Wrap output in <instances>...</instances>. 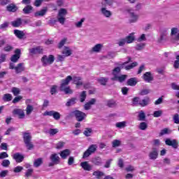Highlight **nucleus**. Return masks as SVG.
Masks as SVG:
<instances>
[{"label": "nucleus", "instance_id": "f257e3e1", "mask_svg": "<svg viewBox=\"0 0 179 179\" xmlns=\"http://www.w3.org/2000/svg\"><path fill=\"white\" fill-rule=\"evenodd\" d=\"M116 65H119V66H117L112 70V75L113 77H112L110 79L113 82H119L120 83H124V82L127 80V78H128V75L122 74L120 76L119 74L121 73V69H124L126 71H130V69H134L135 66H138V62H134L131 64H129L125 66H124L122 64H118V63H116Z\"/></svg>", "mask_w": 179, "mask_h": 179}, {"label": "nucleus", "instance_id": "f03ea898", "mask_svg": "<svg viewBox=\"0 0 179 179\" xmlns=\"http://www.w3.org/2000/svg\"><path fill=\"white\" fill-rule=\"evenodd\" d=\"M71 80L72 77L71 76H68L65 79L62 80L59 85V91L64 93V94H72L73 91L69 86V83Z\"/></svg>", "mask_w": 179, "mask_h": 179}, {"label": "nucleus", "instance_id": "7ed1b4c3", "mask_svg": "<svg viewBox=\"0 0 179 179\" xmlns=\"http://www.w3.org/2000/svg\"><path fill=\"white\" fill-rule=\"evenodd\" d=\"M24 143L28 150L34 149V144L31 142V134L29 132L22 133Z\"/></svg>", "mask_w": 179, "mask_h": 179}, {"label": "nucleus", "instance_id": "20e7f679", "mask_svg": "<svg viewBox=\"0 0 179 179\" xmlns=\"http://www.w3.org/2000/svg\"><path fill=\"white\" fill-rule=\"evenodd\" d=\"M75 117L76 120L78 121V122H82L87 115L86 113L79 110H76L70 112L69 114V118H73Z\"/></svg>", "mask_w": 179, "mask_h": 179}, {"label": "nucleus", "instance_id": "39448f33", "mask_svg": "<svg viewBox=\"0 0 179 179\" xmlns=\"http://www.w3.org/2000/svg\"><path fill=\"white\" fill-rule=\"evenodd\" d=\"M67 15L68 10L66 8H60L57 14V22H59L60 24H65V22L66 20L65 16Z\"/></svg>", "mask_w": 179, "mask_h": 179}, {"label": "nucleus", "instance_id": "423d86ee", "mask_svg": "<svg viewBox=\"0 0 179 179\" xmlns=\"http://www.w3.org/2000/svg\"><path fill=\"white\" fill-rule=\"evenodd\" d=\"M49 159L50 162L48 164V167H54V166H57V164H59L61 163V158L57 153L51 154Z\"/></svg>", "mask_w": 179, "mask_h": 179}, {"label": "nucleus", "instance_id": "0eeeda50", "mask_svg": "<svg viewBox=\"0 0 179 179\" xmlns=\"http://www.w3.org/2000/svg\"><path fill=\"white\" fill-rule=\"evenodd\" d=\"M43 66H47V65H51L54 64V61H55V57L54 55H50L48 57L47 55H43L41 59Z\"/></svg>", "mask_w": 179, "mask_h": 179}, {"label": "nucleus", "instance_id": "6e6552de", "mask_svg": "<svg viewBox=\"0 0 179 179\" xmlns=\"http://www.w3.org/2000/svg\"><path fill=\"white\" fill-rule=\"evenodd\" d=\"M177 41H179V29L177 27H173L171 29V42L176 44Z\"/></svg>", "mask_w": 179, "mask_h": 179}, {"label": "nucleus", "instance_id": "1a4fd4ad", "mask_svg": "<svg viewBox=\"0 0 179 179\" xmlns=\"http://www.w3.org/2000/svg\"><path fill=\"white\" fill-rule=\"evenodd\" d=\"M96 150H97V145L92 144L91 145L88 149L83 153V159H86L89 157L91 155H93V153L96 152Z\"/></svg>", "mask_w": 179, "mask_h": 179}, {"label": "nucleus", "instance_id": "9d476101", "mask_svg": "<svg viewBox=\"0 0 179 179\" xmlns=\"http://www.w3.org/2000/svg\"><path fill=\"white\" fill-rule=\"evenodd\" d=\"M127 13H129V16L130 17L129 23H136L138 22V19H139V15L135 13L133 9H127Z\"/></svg>", "mask_w": 179, "mask_h": 179}, {"label": "nucleus", "instance_id": "9b49d317", "mask_svg": "<svg viewBox=\"0 0 179 179\" xmlns=\"http://www.w3.org/2000/svg\"><path fill=\"white\" fill-rule=\"evenodd\" d=\"M29 52L32 54V55H41L44 54V48L43 46H37L29 49Z\"/></svg>", "mask_w": 179, "mask_h": 179}, {"label": "nucleus", "instance_id": "f8f14e48", "mask_svg": "<svg viewBox=\"0 0 179 179\" xmlns=\"http://www.w3.org/2000/svg\"><path fill=\"white\" fill-rule=\"evenodd\" d=\"M15 54L10 57L11 62L16 63L20 59V55H22V50L20 49H15Z\"/></svg>", "mask_w": 179, "mask_h": 179}, {"label": "nucleus", "instance_id": "ddd939ff", "mask_svg": "<svg viewBox=\"0 0 179 179\" xmlns=\"http://www.w3.org/2000/svg\"><path fill=\"white\" fill-rule=\"evenodd\" d=\"M169 34V32H167V29H164L161 31L159 38L157 40V43L159 44H162L163 41H166V37H167V35Z\"/></svg>", "mask_w": 179, "mask_h": 179}, {"label": "nucleus", "instance_id": "4468645a", "mask_svg": "<svg viewBox=\"0 0 179 179\" xmlns=\"http://www.w3.org/2000/svg\"><path fill=\"white\" fill-rule=\"evenodd\" d=\"M13 115H17L20 120H23L26 115L24 114V110L20 108H15L13 110Z\"/></svg>", "mask_w": 179, "mask_h": 179}, {"label": "nucleus", "instance_id": "2eb2a0df", "mask_svg": "<svg viewBox=\"0 0 179 179\" xmlns=\"http://www.w3.org/2000/svg\"><path fill=\"white\" fill-rule=\"evenodd\" d=\"M159 157V150L155 147L152 148V151L150 152L148 157L150 160H156Z\"/></svg>", "mask_w": 179, "mask_h": 179}, {"label": "nucleus", "instance_id": "dca6fc26", "mask_svg": "<svg viewBox=\"0 0 179 179\" xmlns=\"http://www.w3.org/2000/svg\"><path fill=\"white\" fill-rule=\"evenodd\" d=\"M165 144L168 146H172L173 149H177V148H178V141L176 139L171 140L170 138H166L165 140Z\"/></svg>", "mask_w": 179, "mask_h": 179}, {"label": "nucleus", "instance_id": "f3484780", "mask_svg": "<svg viewBox=\"0 0 179 179\" xmlns=\"http://www.w3.org/2000/svg\"><path fill=\"white\" fill-rule=\"evenodd\" d=\"M143 79L145 82H148V83H152L155 78L151 72H145L143 76Z\"/></svg>", "mask_w": 179, "mask_h": 179}, {"label": "nucleus", "instance_id": "a211bd4d", "mask_svg": "<svg viewBox=\"0 0 179 179\" xmlns=\"http://www.w3.org/2000/svg\"><path fill=\"white\" fill-rule=\"evenodd\" d=\"M96 99L94 98L91 99L88 102H87L84 105V110H85L86 111L90 110V108H92V106L96 104Z\"/></svg>", "mask_w": 179, "mask_h": 179}, {"label": "nucleus", "instance_id": "6ab92c4d", "mask_svg": "<svg viewBox=\"0 0 179 179\" xmlns=\"http://www.w3.org/2000/svg\"><path fill=\"white\" fill-rule=\"evenodd\" d=\"M13 159H14L17 163H22V162L24 160V156L19 152H16L13 155Z\"/></svg>", "mask_w": 179, "mask_h": 179}, {"label": "nucleus", "instance_id": "aec40b11", "mask_svg": "<svg viewBox=\"0 0 179 179\" xmlns=\"http://www.w3.org/2000/svg\"><path fill=\"white\" fill-rule=\"evenodd\" d=\"M59 155L63 160L67 159L69 156H71V150L65 149L59 152Z\"/></svg>", "mask_w": 179, "mask_h": 179}, {"label": "nucleus", "instance_id": "412c9836", "mask_svg": "<svg viewBox=\"0 0 179 179\" xmlns=\"http://www.w3.org/2000/svg\"><path fill=\"white\" fill-rule=\"evenodd\" d=\"M18 9L19 8L17 7V6H16V4L13 3H10L6 6V10L8 12H12V13L17 12Z\"/></svg>", "mask_w": 179, "mask_h": 179}, {"label": "nucleus", "instance_id": "4be33fe9", "mask_svg": "<svg viewBox=\"0 0 179 179\" xmlns=\"http://www.w3.org/2000/svg\"><path fill=\"white\" fill-rule=\"evenodd\" d=\"M101 13L103 16L107 18H110V16H113V13L110 10H107L105 7L101 8Z\"/></svg>", "mask_w": 179, "mask_h": 179}, {"label": "nucleus", "instance_id": "5701e85b", "mask_svg": "<svg viewBox=\"0 0 179 179\" xmlns=\"http://www.w3.org/2000/svg\"><path fill=\"white\" fill-rule=\"evenodd\" d=\"M92 164L94 166H101L103 164V160L100 157H94L91 159Z\"/></svg>", "mask_w": 179, "mask_h": 179}, {"label": "nucleus", "instance_id": "b1692460", "mask_svg": "<svg viewBox=\"0 0 179 179\" xmlns=\"http://www.w3.org/2000/svg\"><path fill=\"white\" fill-rule=\"evenodd\" d=\"M48 11V8L47 7H44L39 11L36 12L34 13V16L36 17H43V16L45 15V14L47 13Z\"/></svg>", "mask_w": 179, "mask_h": 179}, {"label": "nucleus", "instance_id": "393cba45", "mask_svg": "<svg viewBox=\"0 0 179 179\" xmlns=\"http://www.w3.org/2000/svg\"><path fill=\"white\" fill-rule=\"evenodd\" d=\"M25 69L24 63H20L15 66V73H22Z\"/></svg>", "mask_w": 179, "mask_h": 179}, {"label": "nucleus", "instance_id": "a878e982", "mask_svg": "<svg viewBox=\"0 0 179 179\" xmlns=\"http://www.w3.org/2000/svg\"><path fill=\"white\" fill-rule=\"evenodd\" d=\"M80 166L82 167V169H83V170H85V171H91L92 166V165L89 164V162H81Z\"/></svg>", "mask_w": 179, "mask_h": 179}, {"label": "nucleus", "instance_id": "bb28decb", "mask_svg": "<svg viewBox=\"0 0 179 179\" xmlns=\"http://www.w3.org/2000/svg\"><path fill=\"white\" fill-rule=\"evenodd\" d=\"M103 50V44L98 43L95 45L90 51V52H100Z\"/></svg>", "mask_w": 179, "mask_h": 179}, {"label": "nucleus", "instance_id": "cd10ccee", "mask_svg": "<svg viewBox=\"0 0 179 179\" xmlns=\"http://www.w3.org/2000/svg\"><path fill=\"white\" fill-rule=\"evenodd\" d=\"M137 84H138V78H131L128 79L127 81V86L134 87V86H136Z\"/></svg>", "mask_w": 179, "mask_h": 179}, {"label": "nucleus", "instance_id": "c85d7f7f", "mask_svg": "<svg viewBox=\"0 0 179 179\" xmlns=\"http://www.w3.org/2000/svg\"><path fill=\"white\" fill-rule=\"evenodd\" d=\"M106 106L109 108H115L117 106V101L114 99H109L106 101Z\"/></svg>", "mask_w": 179, "mask_h": 179}, {"label": "nucleus", "instance_id": "c756f323", "mask_svg": "<svg viewBox=\"0 0 179 179\" xmlns=\"http://www.w3.org/2000/svg\"><path fill=\"white\" fill-rule=\"evenodd\" d=\"M134 33H131L129 36H126L124 39L126 40L127 44H131L134 41H135V36H134Z\"/></svg>", "mask_w": 179, "mask_h": 179}, {"label": "nucleus", "instance_id": "7c9ffc66", "mask_svg": "<svg viewBox=\"0 0 179 179\" xmlns=\"http://www.w3.org/2000/svg\"><path fill=\"white\" fill-rule=\"evenodd\" d=\"M96 80L101 86H107V83H108V78L100 77Z\"/></svg>", "mask_w": 179, "mask_h": 179}, {"label": "nucleus", "instance_id": "2f4dec72", "mask_svg": "<svg viewBox=\"0 0 179 179\" xmlns=\"http://www.w3.org/2000/svg\"><path fill=\"white\" fill-rule=\"evenodd\" d=\"M14 34L16 36V37H17V38H20V40H22V38H23V37L25 36L24 32L19 29H15Z\"/></svg>", "mask_w": 179, "mask_h": 179}, {"label": "nucleus", "instance_id": "473e14b6", "mask_svg": "<svg viewBox=\"0 0 179 179\" xmlns=\"http://www.w3.org/2000/svg\"><path fill=\"white\" fill-rule=\"evenodd\" d=\"M22 12L23 13H24V15H29V13H31V12H33V6L30 5L26 6L23 8Z\"/></svg>", "mask_w": 179, "mask_h": 179}, {"label": "nucleus", "instance_id": "72a5a7b5", "mask_svg": "<svg viewBox=\"0 0 179 179\" xmlns=\"http://www.w3.org/2000/svg\"><path fill=\"white\" fill-rule=\"evenodd\" d=\"M62 54L66 57H71L72 55V50L69 49V47L65 46L64 50L62 52Z\"/></svg>", "mask_w": 179, "mask_h": 179}, {"label": "nucleus", "instance_id": "f704fd0d", "mask_svg": "<svg viewBox=\"0 0 179 179\" xmlns=\"http://www.w3.org/2000/svg\"><path fill=\"white\" fill-rule=\"evenodd\" d=\"M72 80H73L74 83H76V86H82L83 85V83L80 80H82L81 77H73L72 78Z\"/></svg>", "mask_w": 179, "mask_h": 179}, {"label": "nucleus", "instance_id": "c9c22d12", "mask_svg": "<svg viewBox=\"0 0 179 179\" xmlns=\"http://www.w3.org/2000/svg\"><path fill=\"white\" fill-rule=\"evenodd\" d=\"M76 100H78V99L75 97H73L69 99L68 101L66 103V106L71 107V106H75V103H76Z\"/></svg>", "mask_w": 179, "mask_h": 179}, {"label": "nucleus", "instance_id": "e433bc0d", "mask_svg": "<svg viewBox=\"0 0 179 179\" xmlns=\"http://www.w3.org/2000/svg\"><path fill=\"white\" fill-rule=\"evenodd\" d=\"M11 24L13 27H19L22 26V18H17L16 20L13 21Z\"/></svg>", "mask_w": 179, "mask_h": 179}, {"label": "nucleus", "instance_id": "4c0bfd02", "mask_svg": "<svg viewBox=\"0 0 179 179\" xmlns=\"http://www.w3.org/2000/svg\"><path fill=\"white\" fill-rule=\"evenodd\" d=\"M43 164V158H38L34 162V167L38 168Z\"/></svg>", "mask_w": 179, "mask_h": 179}, {"label": "nucleus", "instance_id": "58836bf2", "mask_svg": "<svg viewBox=\"0 0 179 179\" xmlns=\"http://www.w3.org/2000/svg\"><path fill=\"white\" fill-rule=\"evenodd\" d=\"M86 97H87V94H86V91H83L80 94V103H85L86 100Z\"/></svg>", "mask_w": 179, "mask_h": 179}, {"label": "nucleus", "instance_id": "ea45409f", "mask_svg": "<svg viewBox=\"0 0 179 179\" xmlns=\"http://www.w3.org/2000/svg\"><path fill=\"white\" fill-rule=\"evenodd\" d=\"M150 99L148 97L141 100L139 102V105L141 106V107H145V106H148V104H149V101H150Z\"/></svg>", "mask_w": 179, "mask_h": 179}, {"label": "nucleus", "instance_id": "a19ab883", "mask_svg": "<svg viewBox=\"0 0 179 179\" xmlns=\"http://www.w3.org/2000/svg\"><path fill=\"white\" fill-rule=\"evenodd\" d=\"M92 176H94L97 179H101V177L104 176V173L100 171H96L92 173Z\"/></svg>", "mask_w": 179, "mask_h": 179}, {"label": "nucleus", "instance_id": "79ce46f5", "mask_svg": "<svg viewBox=\"0 0 179 179\" xmlns=\"http://www.w3.org/2000/svg\"><path fill=\"white\" fill-rule=\"evenodd\" d=\"M33 110H34V107L30 104H28L25 110L27 115H30V114L33 113Z\"/></svg>", "mask_w": 179, "mask_h": 179}, {"label": "nucleus", "instance_id": "37998d69", "mask_svg": "<svg viewBox=\"0 0 179 179\" xmlns=\"http://www.w3.org/2000/svg\"><path fill=\"white\" fill-rule=\"evenodd\" d=\"M92 134H93V129L91 128H85V131H83V134L87 137L91 136Z\"/></svg>", "mask_w": 179, "mask_h": 179}, {"label": "nucleus", "instance_id": "c03bdc74", "mask_svg": "<svg viewBox=\"0 0 179 179\" xmlns=\"http://www.w3.org/2000/svg\"><path fill=\"white\" fill-rule=\"evenodd\" d=\"M146 120V115L143 110H141L138 113V120L139 121H145Z\"/></svg>", "mask_w": 179, "mask_h": 179}, {"label": "nucleus", "instance_id": "a18cd8bd", "mask_svg": "<svg viewBox=\"0 0 179 179\" xmlns=\"http://www.w3.org/2000/svg\"><path fill=\"white\" fill-rule=\"evenodd\" d=\"M145 45H146V43H138L136 45L135 50H136V51H141L143 50V48H145Z\"/></svg>", "mask_w": 179, "mask_h": 179}, {"label": "nucleus", "instance_id": "49530a36", "mask_svg": "<svg viewBox=\"0 0 179 179\" xmlns=\"http://www.w3.org/2000/svg\"><path fill=\"white\" fill-rule=\"evenodd\" d=\"M138 128L141 131H146V129H148V123H146L145 122H141L138 126Z\"/></svg>", "mask_w": 179, "mask_h": 179}, {"label": "nucleus", "instance_id": "de8ad7c7", "mask_svg": "<svg viewBox=\"0 0 179 179\" xmlns=\"http://www.w3.org/2000/svg\"><path fill=\"white\" fill-rule=\"evenodd\" d=\"M33 173H34V170L33 169H29L26 172L24 177L26 178H29V177H31L33 176Z\"/></svg>", "mask_w": 179, "mask_h": 179}, {"label": "nucleus", "instance_id": "09e8293b", "mask_svg": "<svg viewBox=\"0 0 179 179\" xmlns=\"http://www.w3.org/2000/svg\"><path fill=\"white\" fill-rule=\"evenodd\" d=\"M115 127L120 129L125 128L127 127V122L123 121V122H117L115 124Z\"/></svg>", "mask_w": 179, "mask_h": 179}, {"label": "nucleus", "instance_id": "8fccbe9b", "mask_svg": "<svg viewBox=\"0 0 179 179\" xmlns=\"http://www.w3.org/2000/svg\"><path fill=\"white\" fill-rule=\"evenodd\" d=\"M3 101H12V94H5L3 96Z\"/></svg>", "mask_w": 179, "mask_h": 179}, {"label": "nucleus", "instance_id": "3c124183", "mask_svg": "<svg viewBox=\"0 0 179 179\" xmlns=\"http://www.w3.org/2000/svg\"><path fill=\"white\" fill-rule=\"evenodd\" d=\"M66 41H68V39L66 38H63L58 44L57 47L60 50L62 48L64 45L66 43Z\"/></svg>", "mask_w": 179, "mask_h": 179}, {"label": "nucleus", "instance_id": "603ef678", "mask_svg": "<svg viewBox=\"0 0 179 179\" xmlns=\"http://www.w3.org/2000/svg\"><path fill=\"white\" fill-rule=\"evenodd\" d=\"M85 20H86L85 18H82L79 22H76L75 24L76 27H77L78 29H80V27H82Z\"/></svg>", "mask_w": 179, "mask_h": 179}, {"label": "nucleus", "instance_id": "864d4df0", "mask_svg": "<svg viewBox=\"0 0 179 179\" xmlns=\"http://www.w3.org/2000/svg\"><path fill=\"white\" fill-rule=\"evenodd\" d=\"M150 93V90L143 89L139 92L138 94H140V96H146V94H149Z\"/></svg>", "mask_w": 179, "mask_h": 179}, {"label": "nucleus", "instance_id": "5fc2aeb1", "mask_svg": "<svg viewBox=\"0 0 179 179\" xmlns=\"http://www.w3.org/2000/svg\"><path fill=\"white\" fill-rule=\"evenodd\" d=\"M162 114H163V110H156L153 113V117H155V118H159V117H162Z\"/></svg>", "mask_w": 179, "mask_h": 179}, {"label": "nucleus", "instance_id": "6e6d98bb", "mask_svg": "<svg viewBox=\"0 0 179 179\" xmlns=\"http://www.w3.org/2000/svg\"><path fill=\"white\" fill-rule=\"evenodd\" d=\"M11 92L15 96H18V94H20V90L17 87H13L11 89Z\"/></svg>", "mask_w": 179, "mask_h": 179}, {"label": "nucleus", "instance_id": "4d7b16f0", "mask_svg": "<svg viewBox=\"0 0 179 179\" xmlns=\"http://www.w3.org/2000/svg\"><path fill=\"white\" fill-rule=\"evenodd\" d=\"M113 148H118V146H121V141L120 140H114L112 142Z\"/></svg>", "mask_w": 179, "mask_h": 179}, {"label": "nucleus", "instance_id": "13d9d810", "mask_svg": "<svg viewBox=\"0 0 179 179\" xmlns=\"http://www.w3.org/2000/svg\"><path fill=\"white\" fill-rule=\"evenodd\" d=\"M115 52H108L106 55V58H108V59H113V58H115Z\"/></svg>", "mask_w": 179, "mask_h": 179}, {"label": "nucleus", "instance_id": "bf43d9fd", "mask_svg": "<svg viewBox=\"0 0 179 179\" xmlns=\"http://www.w3.org/2000/svg\"><path fill=\"white\" fill-rule=\"evenodd\" d=\"M10 165V161L9 159H3L1 162V166L3 167H9Z\"/></svg>", "mask_w": 179, "mask_h": 179}, {"label": "nucleus", "instance_id": "052dcab7", "mask_svg": "<svg viewBox=\"0 0 179 179\" xmlns=\"http://www.w3.org/2000/svg\"><path fill=\"white\" fill-rule=\"evenodd\" d=\"M162 145V143L160 142L159 139H154L152 141V146H156L157 148H159Z\"/></svg>", "mask_w": 179, "mask_h": 179}, {"label": "nucleus", "instance_id": "680f3d73", "mask_svg": "<svg viewBox=\"0 0 179 179\" xmlns=\"http://www.w3.org/2000/svg\"><path fill=\"white\" fill-rule=\"evenodd\" d=\"M65 57H66V56L64 55H58L57 62H64V61H65Z\"/></svg>", "mask_w": 179, "mask_h": 179}, {"label": "nucleus", "instance_id": "e2e57ef3", "mask_svg": "<svg viewBox=\"0 0 179 179\" xmlns=\"http://www.w3.org/2000/svg\"><path fill=\"white\" fill-rule=\"evenodd\" d=\"M49 134L51 136L57 135V134H58V129H50Z\"/></svg>", "mask_w": 179, "mask_h": 179}, {"label": "nucleus", "instance_id": "0e129e2a", "mask_svg": "<svg viewBox=\"0 0 179 179\" xmlns=\"http://www.w3.org/2000/svg\"><path fill=\"white\" fill-rule=\"evenodd\" d=\"M13 50V48L10 45H7L6 47L3 48V51L6 52H10Z\"/></svg>", "mask_w": 179, "mask_h": 179}, {"label": "nucleus", "instance_id": "69168bd1", "mask_svg": "<svg viewBox=\"0 0 179 179\" xmlns=\"http://www.w3.org/2000/svg\"><path fill=\"white\" fill-rule=\"evenodd\" d=\"M65 146V142L60 141L57 144H56V149H62Z\"/></svg>", "mask_w": 179, "mask_h": 179}, {"label": "nucleus", "instance_id": "338daca9", "mask_svg": "<svg viewBox=\"0 0 179 179\" xmlns=\"http://www.w3.org/2000/svg\"><path fill=\"white\" fill-rule=\"evenodd\" d=\"M54 120H56V121H58V120L61 119V114L57 111L55 112L53 115Z\"/></svg>", "mask_w": 179, "mask_h": 179}, {"label": "nucleus", "instance_id": "774afa93", "mask_svg": "<svg viewBox=\"0 0 179 179\" xmlns=\"http://www.w3.org/2000/svg\"><path fill=\"white\" fill-rule=\"evenodd\" d=\"M173 122L175 124H179V115L178 113H176L173 115Z\"/></svg>", "mask_w": 179, "mask_h": 179}]
</instances>
